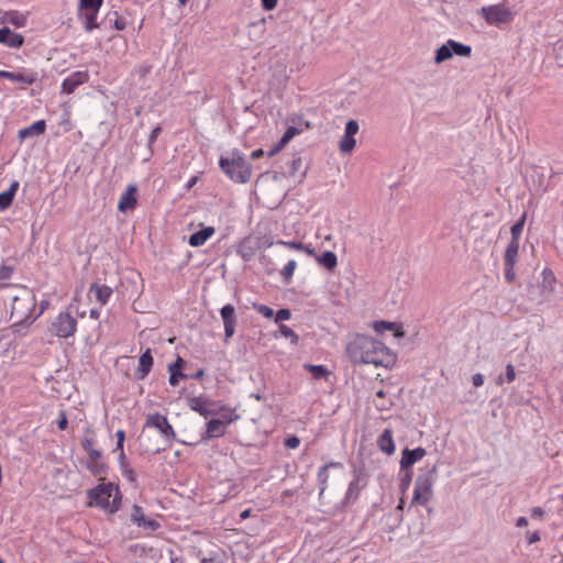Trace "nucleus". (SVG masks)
<instances>
[{"instance_id": "obj_1", "label": "nucleus", "mask_w": 563, "mask_h": 563, "mask_svg": "<svg viewBox=\"0 0 563 563\" xmlns=\"http://www.w3.org/2000/svg\"><path fill=\"white\" fill-rule=\"evenodd\" d=\"M346 354L353 364H369L376 367H391L396 363L395 353L383 342L369 335H356L346 345Z\"/></svg>"}, {"instance_id": "obj_2", "label": "nucleus", "mask_w": 563, "mask_h": 563, "mask_svg": "<svg viewBox=\"0 0 563 563\" xmlns=\"http://www.w3.org/2000/svg\"><path fill=\"white\" fill-rule=\"evenodd\" d=\"M220 169L228 178L236 184H246L252 178V166L245 159L244 154L234 148L228 156L219 159Z\"/></svg>"}, {"instance_id": "obj_3", "label": "nucleus", "mask_w": 563, "mask_h": 563, "mask_svg": "<svg viewBox=\"0 0 563 563\" xmlns=\"http://www.w3.org/2000/svg\"><path fill=\"white\" fill-rule=\"evenodd\" d=\"M90 501L96 506L113 514L121 506V495L117 485L112 483L100 484L88 492Z\"/></svg>"}, {"instance_id": "obj_4", "label": "nucleus", "mask_w": 563, "mask_h": 563, "mask_svg": "<svg viewBox=\"0 0 563 563\" xmlns=\"http://www.w3.org/2000/svg\"><path fill=\"white\" fill-rule=\"evenodd\" d=\"M437 465L428 467L420 473L415 482L413 496L411 505L427 506L433 496V485L435 482Z\"/></svg>"}, {"instance_id": "obj_5", "label": "nucleus", "mask_w": 563, "mask_h": 563, "mask_svg": "<svg viewBox=\"0 0 563 563\" xmlns=\"http://www.w3.org/2000/svg\"><path fill=\"white\" fill-rule=\"evenodd\" d=\"M76 330L77 320L68 311L59 312L49 327L51 333L59 339L73 336Z\"/></svg>"}, {"instance_id": "obj_6", "label": "nucleus", "mask_w": 563, "mask_h": 563, "mask_svg": "<svg viewBox=\"0 0 563 563\" xmlns=\"http://www.w3.org/2000/svg\"><path fill=\"white\" fill-rule=\"evenodd\" d=\"M481 14L489 25L506 24L514 19V12L503 4L483 7Z\"/></svg>"}, {"instance_id": "obj_7", "label": "nucleus", "mask_w": 563, "mask_h": 563, "mask_svg": "<svg viewBox=\"0 0 563 563\" xmlns=\"http://www.w3.org/2000/svg\"><path fill=\"white\" fill-rule=\"evenodd\" d=\"M145 426L147 428H154L159 431L163 438L167 441H173L176 438L175 431L167 418L161 413H153L146 418Z\"/></svg>"}, {"instance_id": "obj_8", "label": "nucleus", "mask_w": 563, "mask_h": 563, "mask_svg": "<svg viewBox=\"0 0 563 563\" xmlns=\"http://www.w3.org/2000/svg\"><path fill=\"white\" fill-rule=\"evenodd\" d=\"M360 130L358 122L356 120H349L345 124L344 134L340 140L339 148L342 153H351L355 147L354 136Z\"/></svg>"}, {"instance_id": "obj_9", "label": "nucleus", "mask_w": 563, "mask_h": 563, "mask_svg": "<svg viewBox=\"0 0 563 563\" xmlns=\"http://www.w3.org/2000/svg\"><path fill=\"white\" fill-rule=\"evenodd\" d=\"M89 80L87 70H76L70 73L62 82V92L73 93L80 85Z\"/></svg>"}, {"instance_id": "obj_10", "label": "nucleus", "mask_w": 563, "mask_h": 563, "mask_svg": "<svg viewBox=\"0 0 563 563\" xmlns=\"http://www.w3.org/2000/svg\"><path fill=\"white\" fill-rule=\"evenodd\" d=\"M0 78H7L10 81L22 85H32L38 79V76L36 71L26 69L20 71L0 70Z\"/></svg>"}, {"instance_id": "obj_11", "label": "nucleus", "mask_w": 563, "mask_h": 563, "mask_svg": "<svg viewBox=\"0 0 563 563\" xmlns=\"http://www.w3.org/2000/svg\"><path fill=\"white\" fill-rule=\"evenodd\" d=\"M136 192L137 186L135 184H130L126 186L125 190L122 192L119 199V211L128 212L135 209L137 205Z\"/></svg>"}, {"instance_id": "obj_12", "label": "nucleus", "mask_w": 563, "mask_h": 563, "mask_svg": "<svg viewBox=\"0 0 563 563\" xmlns=\"http://www.w3.org/2000/svg\"><path fill=\"white\" fill-rule=\"evenodd\" d=\"M426 449L418 446L413 450L404 449L400 459V471L409 470L415 463L419 462L426 456Z\"/></svg>"}, {"instance_id": "obj_13", "label": "nucleus", "mask_w": 563, "mask_h": 563, "mask_svg": "<svg viewBox=\"0 0 563 563\" xmlns=\"http://www.w3.org/2000/svg\"><path fill=\"white\" fill-rule=\"evenodd\" d=\"M220 314L224 325V335L225 339L228 340L232 338L235 332V308L232 305L228 303L221 308Z\"/></svg>"}, {"instance_id": "obj_14", "label": "nucleus", "mask_w": 563, "mask_h": 563, "mask_svg": "<svg viewBox=\"0 0 563 563\" xmlns=\"http://www.w3.org/2000/svg\"><path fill=\"white\" fill-rule=\"evenodd\" d=\"M209 400L202 396H196L188 399V406L192 411L198 412L203 418L216 415V411L208 408Z\"/></svg>"}, {"instance_id": "obj_15", "label": "nucleus", "mask_w": 563, "mask_h": 563, "mask_svg": "<svg viewBox=\"0 0 563 563\" xmlns=\"http://www.w3.org/2000/svg\"><path fill=\"white\" fill-rule=\"evenodd\" d=\"M0 43L12 48H19L23 45L24 37L9 27H2L0 29Z\"/></svg>"}, {"instance_id": "obj_16", "label": "nucleus", "mask_w": 563, "mask_h": 563, "mask_svg": "<svg viewBox=\"0 0 563 563\" xmlns=\"http://www.w3.org/2000/svg\"><path fill=\"white\" fill-rule=\"evenodd\" d=\"M227 431L225 422H222L220 419H211L206 424V433L202 437L203 440L208 439H217L224 435Z\"/></svg>"}, {"instance_id": "obj_17", "label": "nucleus", "mask_w": 563, "mask_h": 563, "mask_svg": "<svg viewBox=\"0 0 563 563\" xmlns=\"http://www.w3.org/2000/svg\"><path fill=\"white\" fill-rule=\"evenodd\" d=\"M372 327L374 331L378 334H383L386 331H393L396 338H402L405 335L401 325L397 322L379 320L374 321Z\"/></svg>"}, {"instance_id": "obj_18", "label": "nucleus", "mask_w": 563, "mask_h": 563, "mask_svg": "<svg viewBox=\"0 0 563 563\" xmlns=\"http://www.w3.org/2000/svg\"><path fill=\"white\" fill-rule=\"evenodd\" d=\"M377 445L382 452L387 455H391L395 453L396 446L393 438V431L390 429H385L377 440Z\"/></svg>"}, {"instance_id": "obj_19", "label": "nucleus", "mask_w": 563, "mask_h": 563, "mask_svg": "<svg viewBox=\"0 0 563 563\" xmlns=\"http://www.w3.org/2000/svg\"><path fill=\"white\" fill-rule=\"evenodd\" d=\"M216 230L213 227H205L200 231L192 233L189 236L188 243L192 247H198L203 245L213 234Z\"/></svg>"}, {"instance_id": "obj_20", "label": "nucleus", "mask_w": 563, "mask_h": 563, "mask_svg": "<svg viewBox=\"0 0 563 563\" xmlns=\"http://www.w3.org/2000/svg\"><path fill=\"white\" fill-rule=\"evenodd\" d=\"M46 129V123L44 120H38L33 122L31 125L21 129L18 133L20 140H25L29 137H34L43 134Z\"/></svg>"}, {"instance_id": "obj_21", "label": "nucleus", "mask_w": 563, "mask_h": 563, "mask_svg": "<svg viewBox=\"0 0 563 563\" xmlns=\"http://www.w3.org/2000/svg\"><path fill=\"white\" fill-rule=\"evenodd\" d=\"M338 467H342V463L340 462H329L324 465H322L319 471H318V484H319V494L322 495L324 493V490L327 489V484H328V481H329V473H328V470L329 468H338Z\"/></svg>"}, {"instance_id": "obj_22", "label": "nucleus", "mask_w": 563, "mask_h": 563, "mask_svg": "<svg viewBox=\"0 0 563 563\" xmlns=\"http://www.w3.org/2000/svg\"><path fill=\"white\" fill-rule=\"evenodd\" d=\"M19 186V181L14 180L7 190L0 192V210H5L12 205Z\"/></svg>"}, {"instance_id": "obj_23", "label": "nucleus", "mask_w": 563, "mask_h": 563, "mask_svg": "<svg viewBox=\"0 0 563 563\" xmlns=\"http://www.w3.org/2000/svg\"><path fill=\"white\" fill-rule=\"evenodd\" d=\"M541 288L543 292L552 294L556 284V277L553 271L545 267L541 272Z\"/></svg>"}, {"instance_id": "obj_24", "label": "nucleus", "mask_w": 563, "mask_h": 563, "mask_svg": "<svg viewBox=\"0 0 563 563\" xmlns=\"http://www.w3.org/2000/svg\"><path fill=\"white\" fill-rule=\"evenodd\" d=\"M152 366H153V356H152L151 350L147 349L140 356V360H139V374H140L139 378L140 379L145 378L148 375V373L151 372Z\"/></svg>"}, {"instance_id": "obj_25", "label": "nucleus", "mask_w": 563, "mask_h": 563, "mask_svg": "<svg viewBox=\"0 0 563 563\" xmlns=\"http://www.w3.org/2000/svg\"><path fill=\"white\" fill-rule=\"evenodd\" d=\"M183 358L178 357L174 363L169 364L168 371H169V384L172 386L178 385L179 379H184L187 376L181 372L183 366Z\"/></svg>"}, {"instance_id": "obj_26", "label": "nucleus", "mask_w": 563, "mask_h": 563, "mask_svg": "<svg viewBox=\"0 0 563 563\" xmlns=\"http://www.w3.org/2000/svg\"><path fill=\"white\" fill-rule=\"evenodd\" d=\"M90 292L95 295L101 305H106L112 295V289L106 285L92 284Z\"/></svg>"}, {"instance_id": "obj_27", "label": "nucleus", "mask_w": 563, "mask_h": 563, "mask_svg": "<svg viewBox=\"0 0 563 563\" xmlns=\"http://www.w3.org/2000/svg\"><path fill=\"white\" fill-rule=\"evenodd\" d=\"M236 253L242 257L243 261H251L256 253V249L252 243L251 239H244L238 246Z\"/></svg>"}, {"instance_id": "obj_28", "label": "nucleus", "mask_w": 563, "mask_h": 563, "mask_svg": "<svg viewBox=\"0 0 563 563\" xmlns=\"http://www.w3.org/2000/svg\"><path fill=\"white\" fill-rule=\"evenodd\" d=\"M519 249H520V241L510 239V241L505 250L504 262L517 263Z\"/></svg>"}, {"instance_id": "obj_29", "label": "nucleus", "mask_w": 563, "mask_h": 563, "mask_svg": "<svg viewBox=\"0 0 563 563\" xmlns=\"http://www.w3.org/2000/svg\"><path fill=\"white\" fill-rule=\"evenodd\" d=\"M3 20L15 27H23L26 24V15L18 11L7 12Z\"/></svg>"}, {"instance_id": "obj_30", "label": "nucleus", "mask_w": 563, "mask_h": 563, "mask_svg": "<svg viewBox=\"0 0 563 563\" xmlns=\"http://www.w3.org/2000/svg\"><path fill=\"white\" fill-rule=\"evenodd\" d=\"M318 263L327 269H333L338 265V257L334 252L325 251L318 258Z\"/></svg>"}, {"instance_id": "obj_31", "label": "nucleus", "mask_w": 563, "mask_h": 563, "mask_svg": "<svg viewBox=\"0 0 563 563\" xmlns=\"http://www.w3.org/2000/svg\"><path fill=\"white\" fill-rule=\"evenodd\" d=\"M303 368L307 369L314 379H327L330 375V371L324 365L305 364Z\"/></svg>"}, {"instance_id": "obj_32", "label": "nucleus", "mask_w": 563, "mask_h": 563, "mask_svg": "<svg viewBox=\"0 0 563 563\" xmlns=\"http://www.w3.org/2000/svg\"><path fill=\"white\" fill-rule=\"evenodd\" d=\"M449 45H451L452 56L457 55L462 57H467L472 53V47L470 45L456 42L454 40H449Z\"/></svg>"}, {"instance_id": "obj_33", "label": "nucleus", "mask_w": 563, "mask_h": 563, "mask_svg": "<svg viewBox=\"0 0 563 563\" xmlns=\"http://www.w3.org/2000/svg\"><path fill=\"white\" fill-rule=\"evenodd\" d=\"M450 58H452V52H451V45H449V40H448L443 45H441L435 51L434 63L441 64Z\"/></svg>"}, {"instance_id": "obj_34", "label": "nucleus", "mask_w": 563, "mask_h": 563, "mask_svg": "<svg viewBox=\"0 0 563 563\" xmlns=\"http://www.w3.org/2000/svg\"><path fill=\"white\" fill-rule=\"evenodd\" d=\"M35 318H31L30 316H26L20 321H16L12 324V329L14 333H18L20 335L26 334V329L34 322Z\"/></svg>"}, {"instance_id": "obj_35", "label": "nucleus", "mask_w": 563, "mask_h": 563, "mask_svg": "<svg viewBox=\"0 0 563 563\" xmlns=\"http://www.w3.org/2000/svg\"><path fill=\"white\" fill-rule=\"evenodd\" d=\"M527 220V213L523 212L520 219L510 228L511 240H519L523 231V227Z\"/></svg>"}, {"instance_id": "obj_36", "label": "nucleus", "mask_w": 563, "mask_h": 563, "mask_svg": "<svg viewBox=\"0 0 563 563\" xmlns=\"http://www.w3.org/2000/svg\"><path fill=\"white\" fill-rule=\"evenodd\" d=\"M99 11H90L84 15V26L87 32H91L99 27L97 23V15Z\"/></svg>"}, {"instance_id": "obj_37", "label": "nucleus", "mask_w": 563, "mask_h": 563, "mask_svg": "<svg viewBox=\"0 0 563 563\" xmlns=\"http://www.w3.org/2000/svg\"><path fill=\"white\" fill-rule=\"evenodd\" d=\"M297 267V262L295 260H290L287 264L282 268L280 276L285 280V283H289L294 276L295 269Z\"/></svg>"}, {"instance_id": "obj_38", "label": "nucleus", "mask_w": 563, "mask_h": 563, "mask_svg": "<svg viewBox=\"0 0 563 563\" xmlns=\"http://www.w3.org/2000/svg\"><path fill=\"white\" fill-rule=\"evenodd\" d=\"M103 0H79V7L81 10L99 11Z\"/></svg>"}, {"instance_id": "obj_39", "label": "nucleus", "mask_w": 563, "mask_h": 563, "mask_svg": "<svg viewBox=\"0 0 563 563\" xmlns=\"http://www.w3.org/2000/svg\"><path fill=\"white\" fill-rule=\"evenodd\" d=\"M279 333L284 338L289 339L292 344H297L299 341L298 334L286 324H279Z\"/></svg>"}, {"instance_id": "obj_40", "label": "nucleus", "mask_w": 563, "mask_h": 563, "mask_svg": "<svg viewBox=\"0 0 563 563\" xmlns=\"http://www.w3.org/2000/svg\"><path fill=\"white\" fill-rule=\"evenodd\" d=\"M144 519H146V517L143 512V508L139 505H134L132 508L131 521L139 527Z\"/></svg>"}, {"instance_id": "obj_41", "label": "nucleus", "mask_w": 563, "mask_h": 563, "mask_svg": "<svg viewBox=\"0 0 563 563\" xmlns=\"http://www.w3.org/2000/svg\"><path fill=\"white\" fill-rule=\"evenodd\" d=\"M412 481V472L410 470H405V473L400 477L399 489L402 494H405L411 484Z\"/></svg>"}, {"instance_id": "obj_42", "label": "nucleus", "mask_w": 563, "mask_h": 563, "mask_svg": "<svg viewBox=\"0 0 563 563\" xmlns=\"http://www.w3.org/2000/svg\"><path fill=\"white\" fill-rule=\"evenodd\" d=\"M553 55L560 67H563V38H560L553 46Z\"/></svg>"}, {"instance_id": "obj_43", "label": "nucleus", "mask_w": 563, "mask_h": 563, "mask_svg": "<svg viewBox=\"0 0 563 563\" xmlns=\"http://www.w3.org/2000/svg\"><path fill=\"white\" fill-rule=\"evenodd\" d=\"M504 265H505V271H504L505 279L508 283H514L516 279V271H515L516 263L504 262Z\"/></svg>"}, {"instance_id": "obj_44", "label": "nucleus", "mask_w": 563, "mask_h": 563, "mask_svg": "<svg viewBox=\"0 0 563 563\" xmlns=\"http://www.w3.org/2000/svg\"><path fill=\"white\" fill-rule=\"evenodd\" d=\"M121 474L122 476L130 483L135 484L136 483V474L134 470L130 465H121Z\"/></svg>"}, {"instance_id": "obj_45", "label": "nucleus", "mask_w": 563, "mask_h": 563, "mask_svg": "<svg viewBox=\"0 0 563 563\" xmlns=\"http://www.w3.org/2000/svg\"><path fill=\"white\" fill-rule=\"evenodd\" d=\"M299 129L296 126H288L287 130L284 132L283 136L280 137L279 142L282 145H286L294 136L299 134Z\"/></svg>"}, {"instance_id": "obj_46", "label": "nucleus", "mask_w": 563, "mask_h": 563, "mask_svg": "<svg viewBox=\"0 0 563 563\" xmlns=\"http://www.w3.org/2000/svg\"><path fill=\"white\" fill-rule=\"evenodd\" d=\"M253 308L258 312L261 313L264 318H272L274 317L275 312L273 310V308L266 306V305H263V303H253Z\"/></svg>"}, {"instance_id": "obj_47", "label": "nucleus", "mask_w": 563, "mask_h": 563, "mask_svg": "<svg viewBox=\"0 0 563 563\" xmlns=\"http://www.w3.org/2000/svg\"><path fill=\"white\" fill-rule=\"evenodd\" d=\"M14 273V269L12 266L9 265H1L0 266V282H7L12 278Z\"/></svg>"}, {"instance_id": "obj_48", "label": "nucleus", "mask_w": 563, "mask_h": 563, "mask_svg": "<svg viewBox=\"0 0 563 563\" xmlns=\"http://www.w3.org/2000/svg\"><path fill=\"white\" fill-rule=\"evenodd\" d=\"M276 244L286 246V247L291 249V250H297V251H303V249H305V245L302 243L296 242V241H283V240H279V241L276 242Z\"/></svg>"}, {"instance_id": "obj_49", "label": "nucleus", "mask_w": 563, "mask_h": 563, "mask_svg": "<svg viewBox=\"0 0 563 563\" xmlns=\"http://www.w3.org/2000/svg\"><path fill=\"white\" fill-rule=\"evenodd\" d=\"M140 528H143V529H146V530H150V531H156L161 525L158 521L154 520V519H144L143 522H141V526H139Z\"/></svg>"}, {"instance_id": "obj_50", "label": "nucleus", "mask_w": 563, "mask_h": 563, "mask_svg": "<svg viewBox=\"0 0 563 563\" xmlns=\"http://www.w3.org/2000/svg\"><path fill=\"white\" fill-rule=\"evenodd\" d=\"M275 316V322H282V321H285V320H289L290 317H291V312L289 309H286V308H282L279 309Z\"/></svg>"}, {"instance_id": "obj_51", "label": "nucleus", "mask_w": 563, "mask_h": 563, "mask_svg": "<svg viewBox=\"0 0 563 563\" xmlns=\"http://www.w3.org/2000/svg\"><path fill=\"white\" fill-rule=\"evenodd\" d=\"M239 418L240 416L235 413L234 410H230L229 413H225L221 420L222 422H225V427L228 428L229 424L236 421Z\"/></svg>"}, {"instance_id": "obj_52", "label": "nucleus", "mask_w": 563, "mask_h": 563, "mask_svg": "<svg viewBox=\"0 0 563 563\" xmlns=\"http://www.w3.org/2000/svg\"><path fill=\"white\" fill-rule=\"evenodd\" d=\"M114 21L112 23V26L118 30V31H122L126 27V21L124 18H121L119 16L117 13H114Z\"/></svg>"}, {"instance_id": "obj_53", "label": "nucleus", "mask_w": 563, "mask_h": 563, "mask_svg": "<svg viewBox=\"0 0 563 563\" xmlns=\"http://www.w3.org/2000/svg\"><path fill=\"white\" fill-rule=\"evenodd\" d=\"M302 166V159L301 157L294 158L290 163L289 172L292 175H296Z\"/></svg>"}, {"instance_id": "obj_54", "label": "nucleus", "mask_w": 563, "mask_h": 563, "mask_svg": "<svg viewBox=\"0 0 563 563\" xmlns=\"http://www.w3.org/2000/svg\"><path fill=\"white\" fill-rule=\"evenodd\" d=\"M505 379L507 383H511L516 379V371L511 364L506 366Z\"/></svg>"}, {"instance_id": "obj_55", "label": "nucleus", "mask_w": 563, "mask_h": 563, "mask_svg": "<svg viewBox=\"0 0 563 563\" xmlns=\"http://www.w3.org/2000/svg\"><path fill=\"white\" fill-rule=\"evenodd\" d=\"M68 420L65 411H60L57 419V427L59 430H65L67 428Z\"/></svg>"}, {"instance_id": "obj_56", "label": "nucleus", "mask_w": 563, "mask_h": 563, "mask_svg": "<svg viewBox=\"0 0 563 563\" xmlns=\"http://www.w3.org/2000/svg\"><path fill=\"white\" fill-rule=\"evenodd\" d=\"M299 444H300V440L296 435L289 437L285 441V445L288 449H297L299 446Z\"/></svg>"}, {"instance_id": "obj_57", "label": "nucleus", "mask_w": 563, "mask_h": 563, "mask_svg": "<svg viewBox=\"0 0 563 563\" xmlns=\"http://www.w3.org/2000/svg\"><path fill=\"white\" fill-rule=\"evenodd\" d=\"M162 132L161 126H156L152 130L150 136H148V147H151L157 140L159 133Z\"/></svg>"}, {"instance_id": "obj_58", "label": "nucleus", "mask_w": 563, "mask_h": 563, "mask_svg": "<svg viewBox=\"0 0 563 563\" xmlns=\"http://www.w3.org/2000/svg\"><path fill=\"white\" fill-rule=\"evenodd\" d=\"M358 478L355 477L354 481H352L350 484H349V487H347V492H346V496L350 497L352 496L354 493H357L358 490Z\"/></svg>"}, {"instance_id": "obj_59", "label": "nucleus", "mask_w": 563, "mask_h": 563, "mask_svg": "<svg viewBox=\"0 0 563 563\" xmlns=\"http://www.w3.org/2000/svg\"><path fill=\"white\" fill-rule=\"evenodd\" d=\"M278 0H261L263 9L271 11L276 8Z\"/></svg>"}, {"instance_id": "obj_60", "label": "nucleus", "mask_w": 563, "mask_h": 563, "mask_svg": "<svg viewBox=\"0 0 563 563\" xmlns=\"http://www.w3.org/2000/svg\"><path fill=\"white\" fill-rule=\"evenodd\" d=\"M545 511L541 507H534L531 509V517L533 519H542Z\"/></svg>"}, {"instance_id": "obj_61", "label": "nucleus", "mask_w": 563, "mask_h": 563, "mask_svg": "<svg viewBox=\"0 0 563 563\" xmlns=\"http://www.w3.org/2000/svg\"><path fill=\"white\" fill-rule=\"evenodd\" d=\"M472 383L475 387H481L484 384V376L479 373L472 376Z\"/></svg>"}, {"instance_id": "obj_62", "label": "nucleus", "mask_w": 563, "mask_h": 563, "mask_svg": "<svg viewBox=\"0 0 563 563\" xmlns=\"http://www.w3.org/2000/svg\"><path fill=\"white\" fill-rule=\"evenodd\" d=\"M285 146L282 145V143L278 141L267 153L268 157H272L276 155L278 152H280Z\"/></svg>"}, {"instance_id": "obj_63", "label": "nucleus", "mask_w": 563, "mask_h": 563, "mask_svg": "<svg viewBox=\"0 0 563 563\" xmlns=\"http://www.w3.org/2000/svg\"><path fill=\"white\" fill-rule=\"evenodd\" d=\"M540 541V533L539 531H534L532 533H528V543L533 544L536 542Z\"/></svg>"}, {"instance_id": "obj_64", "label": "nucleus", "mask_w": 563, "mask_h": 563, "mask_svg": "<svg viewBox=\"0 0 563 563\" xmlns=\"http://www.w3.org/2000/svg\"><path fill=\"white\" fill-rule=\"evenodd\" d=\"M527 526H528V519L526 517H519L516 520V527L523 528V527H527Z\"/></svg>"}]
</instances>
